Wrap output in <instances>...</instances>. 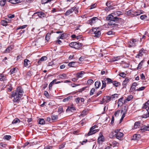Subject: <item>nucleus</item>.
Segmentation results:
<instances>
[{"label": "nucleus", "mask_w": 149, "mask_h": 149, "mask_svg": "<svg viewBox=\"0 0 149 149\" xmlns=\"http://www.w3.org/2000/svg\"><path fill=\"white\" fill-rule=\"evenodd\" d=\"M106 80L107 81V84H108V83H112L113 81L110 78H107L106 79Z\"/></svg>", "instance_id": "obj_56"}, {"label": "nucleus", "mask_w": 149, "mask_h": 149, "mask_svg": "<svg viewBox=\"0 0 149 149\" xmlns=\"http://www.w3.org/2000/svg\"><path fill=\"white\" fill-rule=\"evenodd\" d=\"M14 92L20 96L19 97L21 98L23 96L24 93L22 88L20 86L18 87L16 90Z\"/></svg>", "instance_id": "obj_6"}, {"label": "nucleus", "mask_w": 149, "mask_h": 149, "mask_svg": "<svg viewBox=\"0 0 149 149\" xmlns=\"http://www.w3.org/2000/svg\"><path fill=\"white\" fill-rule=\"evenodd\" d=\"M126 74L124 72H122L119 74V75L123 78H124L125 77Z\"/></svg>", "instance_id": "obj_62"}, {"label": "nucleus", "mask_w": 149, "mask_h": 149, "mask_svg": "<svg viewBox=\"0 0 149 149\" xmlns=\"http://www.w3.org/2000/svg\"><path fill=\"white\" fill-rule=\"evenodd\" d=\"M31 64V63L29 60L26 59L24 60V65L25 67H29V65L30 66Z\"/></svg>", "instance_id": "obj_17"}, {"label": "nucleus", "mask_w": 149, "mask_h": 149, "mask_svg": "<svg viewBox=\"0 0 149 149\" xmlns=\"http://www.w3.org/2000/svg\"><path fill=\"white\" fill-rule=\"evenodd\" d=\"M144 61L142 60L139 64L137 68V70L140 69L141 68V66L143 65V64L144 63Z\"/></svg>", "instance_id": "obj_31"}, {"label": "nucleus", "mask_w": 149, "mask_h": 149, "mask_svg": "<svg viewBox=\"0 0 149 149\" xmlns=\"http://www.w3.org/2000/svg\"><path fill=\"white\" fill-rule=\"evenodd\" d=\"M82 45L81 43L77 42H72L69 44L70 47L75 49H79L82 46Z\"/></svg>", "instance_id": "obj_3"}, {"label": "nucleus", "mask_w": 149, "mask_h": 149, "mask_svg": "<svg viewBox=\"0 0 149 149\" xmlns=\"http://www.w3.org/2000/svg\"><path fill=\"white\" fill-rule=\"evenodd\" d=\"M145 53V51L143 48L141 49L139 51L138 54L136 56V58H139L140 57L142 56Z\"/></svg>", "instance_id": "obj_13"}, {"label": "nucleus", "mask_w": 149, "mask_h": 149, "mask_svg": "<svg viewBox=\"0 0 149 149\" xmlns=\"http://www.w3.org/2000/svg\"><path fill=\"white\" fill-rule=\"evenodd\" d=\"M19 96H20L13 91L12 92L11 96L10 97L12 99L13 98V100L14 102L18 103L21 99V98Z\"/></svg>", "instance_id": "obj_2"}, {"label": "nucleus", "mask_w": 149, "mask_h": 149, "mask_svg": "<svg viewBox=\"0 0 149 149\" xmlns=\"http://www.w3.org/2000/svg\"><path fill=\"white\" fill-rule=\"evenodd\" d=\"M76 110L75 108L74 107L72 106L68 107L66 110V111H70L71 112H73L74 111Z\"/></svg>", "instance_id": "obj_19"}, {"label": "nucleus", "mask_w": 149, "mask_h": 149, "mask_svg": "<svg viewBox=\"0 0 149 149\" xmlns=\"http://www.w3.org/2000/svg\"><path fill=\"white\" fill-rule=\"evenodd\" d=\"M80 26H77V27L76 29L74 31V33H77L76 32H80L81 30L79 29V28Z\"/></svg>", "instance_id": "obj_57"}, {"label": "nucleus", "mask_w": 149, "mask_h": 149, "mask_svg": "<svg viewBox=\"0 0 149 149\" xmlns=\"http://www.w3.org/2000/svg\"><path fill=\"white\" fill-rule=\"evenodd\" d=\"M45 123V121L43 119H40L39 120V123L41 125H43Z\"/></svg>", "instance_id": "obj_41"}, {"label": "nucleus", "mask_w": 149, "mask_h": 149, "mask_svg": "<svg viewBox=\"0 0 149 149\" xmlns=\"http://www.w3.org/2000/svg\"><path fill=\"white\" fill-rule=\"evenodd\" d=\"M116 138L118 139H121L124 136V134L121 132H119V130H116Z\"/></svg>", "instance_id": "obj_9"}, {"label": "nucleus", "mask_w": 149, "mask_h": 149, "mask_svg": "<svg viewBox=\"0 0 149 149\" xmlns=\"http://www.w3.org/2000/svg\"><path fill=\"white\" fill-rule=\"evenodd\" d=\"M140 130L141 132H144L146 131H149V125L147 126L144 125L140 129Z\"/></svg>", "instance_id": "obj_14"}, {"label": "nucleus", "mask_w": 149, "mask_h": 149, "mask_svg": "<svg viewBox=\"0 0 149 149\" xmlns=\"http://www.w3.org/2000/svg\"><path fill=\"white\" fill-rule=\"evenodd\" d=\"M123 98H121L119 99L117 102L118 106H121L123 105V103L122 102Z\"/></svg>", "instance_id": "obj_24"}, {"label": "nucleus", "mask_w": 149, "mask_h": 149, "mask_svg": "<svg viewBox=\"0 0 149 149\" xmlns=\"http://www.w3.org/2000/svg\"><path fill=\"white\" fill-rule=\"evenodd\" d=\"M140 135L139 134H135L133 136V140H138L139 138Z\"/></svg>", "instance_id": "obj_27"}, {"label": "nucleus", "mask_w": 149, "mask_h": 149, "mask_svg": "<svg viewBox=\"0 0 149 149\" xmlns=\"http://www.w3.org/2000/svg\"><path fill=\"white\" fill-rule=\"evenodd\" d=\"M141 123L140 121L136 122L134 124V129H136L139 128L140 126Z\"/></svg>", "instance_id": "obj_21"}, {"label": "nucleus", "mask_w": 149, "mask_h": 149, "mask_svg": "<svg viewBox=\"0 0 149 149\" xmlns=\"http://www.w3.org/2000/svg\"><path fill=\"white\" fill-rule=\"evenodd\" d=\"M75 63V62H72L69 63L68 64V65L70 67H73L74 64Z\"/></svg>", "instance_id": "obj_54"}, {"label": "nucleus", "mask_w": 149, "mask_h": 149, "mask_svg": "<svg viewBox=\"0 0 149 149\" xmlns=\"http://www.w3.org/2000/svg\"><path fill=\"white\" fill-rule=\"evenodd\" d=\"M63 108L62 107L60 106L59 107L58 109V112L59 113V114L61 113L62 112H63Z\"/></svg>", "instance_id": "obj_46"}, {"label": "nucleus", "mask_w": 149, "mask_h": 149, "mask_svg": "<svg viewBox=\"0 0 149 149\" xmlns=\"http://www.w3.org/2000/svg\"><path fill=\"white\" fill-rule=\"evenodd\" d=\"M102 88H101V89H102L104 88H105L106 86V83L105 81L102 80Z\"/></svg>", "instance_id": "obj_43"}, {"label": "nucleus", "mask_w": 149, "mask_h": 149, "mask_svg": "<svg viewBox=\"0 0 149 149\" xmlns=\"http://www.w3.org/2000/svg\"><path fill=\"white\" fill-rule=\"evenodd\" d=\"M95 88H98L101 86V83L99 81H97L95 82Z\"/></svg>", "instance_id": "obj_26"}, {"label": "nucleus", "mask_w": 149, "mask_h": 149, "mask_svg": "<svg viewBox=\"0 0 149 149\" xmlns=\"http://www.w3.org/2000/svg\"><path fill=\"white\" fill-rule=\"evenodd\" d=\"M17 71V70L16 69V68H13L11 69L10 70V74H14Z\"/></svg>", "instance_id": "obj_34"}, {"label": "nucleus", "mask_w": 149, "mask_h": 149, "mask_svg": "<svg viewBox=\"0 0 149 149\" xmlns=\"http://www.w3.org/2000/svg\"><path fill=\"white\" fill-rule=\"evenodd\" d=\"M104 141V138L101 132L99 134V136L97 139V142L99 143H101Z\"/></svg>", "instance_id": "obj_10"}, {"label": "nucleus", "mask_w": 149, "mask_h": 149, "mask_svg": "<svg viewBox=\"0 0 149 149\" xmlns=\"http://www.w3.org/2000/svg\"><path fill=\"white\" fill-rule=\"evenodd\" d=\"M13 49V47L12 46H8L4 52V53H9Z\"/></svg>", "instance_id": "obj_16"}, {"label": "nucleus", "mask_w": 149, "mask_h": 149, "mask_svg": "<svg viewBox=\"0 0 149 149\" xmlns=\"http://www.w3.org/2000/svg\"><path fill=\"white\" fill-rule=\"evenodd\" d=\"M34 15L38 16L40 18L43 19V18L47 17L46 13H45L42 11L38 12L35 13L33 14Z\"/></svg>", "instance_id": "obj_7"}, {"label": "nucleus", "mask_w": 149, "mask_h": 149, "mask_svg": "<svg viewBox=\"0 0 149 149\" xmlns=\"http://www.w3.org/2000/svg\"><path fill=\"white\" fill-rule=\"evenodd\" d=\"M95 90L94 88H92L91 90L90 95H93L94 93L95 92Z\"/></svg>", "instance_id": "obj_61"}, {"label": "nucleus", "mask_w": 149, "mask_h": 149, "mask_svg": "<svg viewBox=\"0 0 149 149\" xmlns=\"http://www.w3.org/2000/svg\"><path fill=\"white\" fill-rule=\"evenodd\" d=\"M21 0H8V1L13 4L18 3L21 2Z\"/></svg>", "instance_id": "obj_20"}, {"label": "nucleus", "mask_w": 149, "mask_h": 149, "mask_svg": "<svg viewBox=\"0 0 149 149\" xmlns=\"http://www.w3.org/2000/svg\"><path fill=\"white\" fill-rule=\"evenodd\" d=\"M75 8V7H72L70 9L67 10L65 13V15L68 16L72 13L74 11V10Z\"/></svg>", "instance_id": "obj_12"}, {"label": "nucleus", "mask_w": 149, "mask_h": 149, "mask_svg": "<svg viewBox=\"0 0 149 149\" xmlns=\"http://www.w3.org/2000/svg\"><path fill=\"white\" fill-rule=\"evenodd\" d=\"M27 26V25H22V26H19L17 29H24L26 28V26Z\"/></svg>", "instance_id": "obj_55"}, {"label": "nucleus", "mask_w": 149, "mask_h": 149, "mask_svg": "<svg viewBox=\"0 0 149 149\" xmlns=\"http://www.w3.org/2000/svg\"><path fill=\"white\" fill-rule=\"evenodd\" d=\"M122 12L119 11H116L111 15H109L107 17V20H110L109 24L111 25H114L115 22L118 21L121 18L118 17L117 16L122 15Z\"/></svg>", "instance_id": "obj_1"}, {"label": "nucleus", "mask_w": 149, "mask_h": 149, "mask_svg": "<svg viewBox=\"0 0 149 149\" xmlns=\"http://www.w3.org/2000/svg\"><path fill=\"white\" fill-rule=\"evenodd\" d=\"M11 136L10 135H5L4 136L3 139L9 140L11 139Z\"/></svg>", "instance_id": "obj_53"}, {"label": "nucleus", "mask_w": 149, "mask_h": 149, "mask_svg": "<svg viewBox=\"0 0 149 149\" xmlns=\"http://www.w3.org/2000/svg\"><path fill=\"white\" fill-rule=\"evenodd\" d=\"M100 21V20L97 17H94L90 19L88 22L89 24H95L96 22Z\"/></svg>", "instance_id": "obj_8"}, {"label": "nucleus", "mask_w": 149, "mask_h": 149, "mask_svg": "<svg viewBox=\"0 0 149 149\" xmlns=\"http://www.w3.org/2000/svg\"><path fill=\"white\" fill-rule=\"evenodd\" d=\"M138 42V40L136 39H130V41L128 42V47H134L136 45Z\"/></svg>", "instance_id": "obj_4"}, {"label": "nucleus", "mask_w": 149, "mask_h": 149, "mask_svg": "<svg viewBox=\"0 0 149 149\" xmlns=\"http://www.w3.org/2000/svg\"><path fill=\"white\" fill-rule=\"evenodd\" d=\"M129 81L130 79L127 77L125 79V80L123 81L122 83V85L123 86V88H125L126 86L128 83L129 82Z\"/></svg>", "instance_id": "obj_15"}, {"label": "nucleus", "mask_w": 149, "mask_h": 149, "mask_svg": "<svg viewBox=\"0 0 149 149\" xmlns=\"http://www.w3.org/2000/svg\"><path fill=\"white\" fill-rule=\"evenodd\" d=\"M86 112L87 111L86 110H84L81 113L80 115L82 117L84 116V115L86 114Z\"/></svg>", "instance_id": "obj_60"}, {"label": "nucleus", "mask_w": 149, "mask_h": 149, "mask_svg": "<svg viewBox=\"0 0 149 149\" xmlns=\"http://www.w3.org/2000/svg\"><path fill=\"white\" fill-rule=\"evenodd\" d=\"M72 96H69L68 97L65 98L63 100V102H66V101H69L70 100L71 98H72Z\"/></svg>", "instance_id": "obj_44"}, {"label": "nucleus", "mask_w": 149, "mask_h": 149, "mask_svg": "<svg viewBox=\"0 0 149 149\" xmlns=\"http://www.w3.org/2000/svg\"><path fill=\"white\" fill-rule=\"evenodd\" d=\"M134 11L132 10H129L127 13V14L128 15H132L133 16H134Z\"/></svg>", "instance_id": "obj_25"}, {"label": "nucleus", "mask_w": 149, "mask_h": 149, "mask_svg": "<svg viewBox=\"0 0 149 149\" xmlns=\"http://www.w3.org/2000/svg\"><path fill=\"white\" fill-rule=\"evenodd\" d=\"M52 33H47L45 36V39L46 40L48 41V40L50 39V37L51 36V35Z\"/></svg>", "instance_id": "obj_32"}, {"label": "nucleus", "mask_w": 149, "mask_h": 149, "mask_svg": "<svg viewBox=\"0 0 149 149\" xmlns=\"http://www.w3.org/2000/svg\"><path fill=\"white\" fill-rule=\"evenodd\" d=\"M106 97L107 98V100H105V101L107 103L109 102L110 101L112 100L110 96H106Z\"/></svg>", "instance_id": "obj_39"}, {"label": "nucleus", "mask_w": 149, "mask_h": 149, "mask_svg": "<svg viewBox=\"0 0 149 149\" xmlns=\"http://www.w3.org/2000/svg\"><path fill=\"white\" fill-rule=\"evenodd\" d=\"M133 97L132 95H129L128 96V97L126 99V100L128 101H129L132 100L133 98Z\"/></svg>", "instance_id": "obj_48"}, {"label": "nucleus", "mask_w": 149, "mask_h": 149, "mask_svg": "<svg viewBox=\"0 0 149 149\" xmlns=\"http://www.w3.org/2000/svg\"><path fill=\"white\" fill-rule=\"evenodd\" d=\"M8 23V22L5 20H2L1 22V25H3V26L7 25Z\"/></svg>", "instance_id": "obj_40"}, {"label": "nucleus", "mask_w": 149, "mask_h": 149, "mask_svg": "<svg viewBox=\"0 0 149 149\" xmlns=\"http://www.w3.org/2000/svg\"><path fill=\"white\" fill-rule=\"evenodd\" d=\"M98 130H94L92 131L91 132V133H89V132H88L87 134L88 136H90L93 135L96 132H98Z\"/></svg>", "instance_id": "obj_29"}, {"label": "nucleus", "mask_w": 149, "mask_h": 149, "mask_svg": "<svg viewBox=\"0 0 149 149\" xmlns=\"http://www.w3.org/2000/svg\"><path fill=\"white\" fill-rule=\"evenodd\" d=\"M147 113V114H144L143 115V118H146L148 117H149V111H148Z\"/></svg>", "instance_id": "obj_64"}, {"label": "nucleus", "mask_w": 149, "mask_h": 149, "mask_svg": "<svg viewBox=\"0 0 149 149\" xmlns=\"http://www.w3.org/2000/svg\"><path fill=\"white\" fill-rule=\"evenodd\" d=\"M138 85L137 83L136 82H134L131 88H130V90L132 91H136L135 89V87Z\"/></svg>", "instance_id": "obj_18"}, {"label": "nucleus", "mask_w": 149, "mask_h": 149, "mask_svg": "<svg viewBox=\"0 0 149 149\" xmlns=\"http://www.w3.org/2000/svg\"><path fill=\"white\" fill-rule=\"evenodd\" d=\"M93 31L94 32L95 37H99L100 36L101 33L100 31L97 30L96 28H95L93 29Z\"/></svg>", "instance_id": "obj_11"}, {"label": "nucleus", "mask_w": 149, "mask_h": 149, "mask_svg": "<svg viewBox=\"0 0 149 149\" xmlns=\"http://www.w3.org/2000/svg\"><path fill=\"white\" fill-rule=\"evenodd\" d=\"M6 77L4 76L2 74H0V81H3L5 80Z\"/></svg>", "instance_id": "obj_47"}, {"label": "nucleus", "mask_w": 149, "mask_h": 149, "mask_svg": "<svg viewBox=\"0 0 149 149\" xmlns=\"http://www.w3.org/2000/svg\"><path fill=\"white\" fill-rule=\"evenodd\" d=\"M6 1H8V0H1L0 1V5L1 6H4Z\"/></svg>", "instance_id": "obj_35"}, {"label": "nucleus", "mask_w": 149, "mask_h": 149, "mask_svg": "<svg viewBox=\"0 0 149 149\" xmlns=\"http://www.w3.org/2000/svg\"><path fill=\"white\" fill-rule=\"evenodd\" d=\"M112 84L113 85L115 86L116 87H118L120 85V83L119 82H118L117 81H113Z\"/></svg>", "instance_id": "obj_30"}, {"label": "nucleus", "mask_w": 149, "mask_h": 149, "mask_svg": "<svg viewBox=\"0 0 149 149\" xmlns=\"http://www.w3.org/2000/svg\"><path fill=\"white\" fill-rule=\"evenodd\" d=\"M117 94H114L112 95L111 96H110L111 99L112 100H113V99L116 97L117 98L118 96H117Z\"/></svg>", "instance_id": "obj_51"}, {"label": "nucleus", "mask_w": 149, "mask_h": 149, "mask_svg": "<svg viewBox=\"0 0 149 149\" xmlns=\"http://www.w3.org/2000/svg\"><path fill=\"white\" fill-rule=\"evenodd\" d=\"M93 82V79H89L87 81V84H88V85H90L91 84H92Z\"/></svg>", "instance_id": "obj_49"}, {"label": "nucleus", "mask_w": 149, "mask_h": 149, "mask_svg": "<svg viewBox=\"0 0 149 149\" xmlns=\"http://www.w3.org/2000/svg\"><path fill=\"white\" fill-rule=\"evenodd\" d=\"M20 122V120L19 119L17 118H15L13 120L12 122V123L13 124H16L17 123H19Z\"/></svg>", "instance_id": "obj_36"}, {"label": "nucleus", "mask_w": 149, "mask_h": 149, "mask_svg": "<svg viewBox=\"0 0 149 149\" xmlns=\"http://www.w3.org/2000/svg\"><path fill=\"white\" fill-rule=\"evenodd\" d=\"M85 74L84 71H81L79 72L78 73L76 74V75L77 78L79 79V78L82 77L83 76V74Z\"/></svg>", "instance_id": "obj_22"}, {"label": "nucleus", "mask_w": 149, "mask_h": 149, "mask_svg": "<svg viewBox=\"0 0 149 149\" xmlns=\"http://www.w3.org/2000/svg\"><path fill=\"white\" fill-rule=\"evenodd\" d=\"M51 118L52 120H56L58 118V116L57 115H53L52 116Z\"/></svg>", "instance_id": "obj_42"}, {"label": "nucleus", "mask_w": 149, "mask_h": 149, "mask_svg": "<svg viewBox=\"0 0 149 149\" xmlns=\"http://www.w3.org/2000/svg\"><path fill=\"white\" fill-rule=\"evenodd\" d=\"M113 4L112 2L110 1H107L106 3V5L107 7L105 8V10L108 11L114 9Z\"/></svg>", "instance_id": "obj_5"}, {"label": "nucleus", "mask_w": 149, "mask_h": 149, "mask_svg": "<svg viewBox=\"0 0 149 149\" xmlns=\"http://www.w3.org/2000/svg\"><path fill=\"white\" fill-rule=\"evenodd\" d=\"M52 0H42L41 3L42 4H45L50 2Z\"/></svg>", "instance_id": "obj_45"}, {"label": "nucleus", "mask_w": 149, "mask_h": 149, "mask_svg": "<svg viewBox=\"0 0 149 149\" xmlns=\"http://www.w3.org/2000/svg\"><path fill=\"white\" fill-rule=\"evenodd\" d=\"M146 87L145 86H142L136 90V91H143L145 88Z\"/></svg>", "instance_id": "obj_52"}, {"label": "nucleus", "mask_w": 149, "mask_h": 149, "mask_svg": "<svg viewBox=\"0 0 149 149\" xmlns=\"http://www.w3.org/2000/svg\"><path fill=\"white\" fill-rule=\"evenodd\" d=\"M148 102H149V100L146 103H145L143 104V108L146 109V110L148 108V106L149 105Z\"/></svg>", "instance_id": "obj_37"}, {"label": "nucleus", "mask_w": 149, "mask_h": 149, "mask_svg": "<svg viewBox=\"0 0 149 149\" xmlns=\"http://www.w3.org/2000/svg\"><path fill=\"white\" fill-rule=\"evenodd\" d=\"M73 7H75L76 8H75L74 10V11H75V14H77L79 13V7H77V5H75Z\"/></svg>", "instance_id": "obj_50"}, {"label": "nucleus", "mask_w": 149, "mask_h": 149, "mask_svg": "<svg viewBox=\"0 0 149 149\" xmlns=\"http://www.w3.org/2000/svg\"><path fill=\"white\" fill-rule=\"evenodd\" d=\"M143 11L140 10H138L137 11H134V16H138L141 14L143 13Z\"/></svg>", "instance_id": "obj_23"}, {"label": "nucleus", "mask_w": 149, "mask_h": 149, "mask_svg": "<svg viewBox=\"0 0 149 149\" xmlns=\"http://www.w3.org/2000/svg\"><path fill=\"white\" fill-rule=\"evenodd\" d=\"M116 130L114 132H111L109 134V137L110 138H113L115 136H116Z\"/></svg>", "instance_id": "obj_28"}, {"label": "nucleus", "mask_w": 149, "mask_h": 149, "mask_svg": "<svg viewBox=\"0 0 149 149\" xmlns=\"http://www.w3.org/2000/svg\"><path fill=\"white\" fill-rule=\"evenodd\" d=\"M66 36V34L65 33H63L62 34L60 35V38L61 39H63L64 38H65Z\"/></svg>", "instance_id": "obj_58"}, {"label": "nucleus", "mask_w": 149, "mask_h": 149, "mask_svg": "<svg viewBox=\"0 0 149 149\" xmlns=\"http://www.w3.org/2000/svg\"><path fill=\"white\" fill-rule=\"evenodd\" d=\"M66 77V75L65 74H63L62 75H60L58 76L59 78L63 79H65Z\"/></svg>", "instance_id": "obj_38"}, {"label": "nucleus", "mask_w": 149, "mask_h": 149, "mask_svg": "<svg viewBox=\"0 0 149 149\" xmlns=\"http://www.w3.org/2000/svg\"><path fill=\"white\" fill-rule=\"evenodd\" d=\"M97 6V4L96 3H94L93 4L91 5L89 9H91L95 8Z\"/></svg>", "instance_id": "obj_59"}, {"label": "nucleus", "mask_w": 149, "mask_h": 149, "mask_svg": "<svg viewBox=\"0 0 149 149\" xmlns=\"http://www.w3.org/2000/svg\"><path fill=\"white\" fill-rule=\"evenodd\" d=\"M96 126V125H94L90 129V130L88 132H89V133H91V132L94 130Z\"/></svg>", "instance_id": "obj_63"}, {"label": "nucleus", "mask_w": 149, "mask_h": 149, "mask_svg": "<svg viewBox=\"0 0 149 149\" xmlns=\"http://www.w3.org/2000/svg\"><path fill=\"white\" fill-rule=\"evenodd\" d=\"M56 79H55L50 83L49 86V89L50 90L52 89V85L54 84V81H56Z\"/></svg>", "instance_id": "obj_33"}]
</instances>
